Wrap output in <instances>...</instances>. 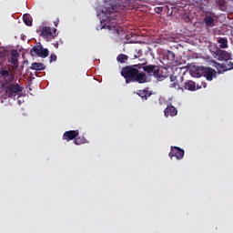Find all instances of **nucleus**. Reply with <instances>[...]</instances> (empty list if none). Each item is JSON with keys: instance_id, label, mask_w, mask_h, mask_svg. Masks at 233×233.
Returning <instances> with one entry per match:
<instances>
[{"instance_id": "18", "label": "nucleus", "mask_w": 233, "mask_h": 233, "mask_svg": "<svg viewBox=\"0 0 233 233\" xmlns=\"http://www.w3.org/2000/svg\"><path fill=\"white\" fill-rule=\"evenodd\" d=\"M184 88L185 90H190L191 92H194V90H196V82L192 80L185 82Z\"/></svg>"}, {"instance_id": "3", "label": "nucleus", "mask_w": 233, "mask_h": 233, "mask_svg": "<svg viewBox=\"0 0 233 233\" xmlns=\"http://www.w3.org/2000/svg\"><path fill=\"white\" fill-rule=\"evenodd\" d=\"M124 5H121L119 0H108L104 4V7L102 9L103 14H116V12H119V10H123Z\"/></svg>"}, {"instance_id": "4", "label": "nucleus", "mask_w": 233, "mask_h": 233, "mask_svg": "<svg viewBox=\"0 0 233 233\" xmlns=\"http://www.w3.org/2000/svg\"><path fill=\"white\" fill-rule=\"evenodd\" d=\"M144 72L148 74L149 76H153L158 81L163 80L165 76L163 75L159 74V66H154V65H147L144 66L143 67Z\"/></svg>"}, {"instance_id": "2", "label": "nucleus", "mask_w": 233, "mask_h": 233, "mask_svg": "<svg viewBox=\"0 0 233 233\" xmlns=\"http://www.w3.org/2000/svg\"><path fill=\"white\" fill-rule=\"evenodd\" d=\"M140 68H143L141 64L123 67L121 70V76L126 79V83H133L136 76H137V71Z\"/></svg>"}, {"instance_id": "14", "label": "nucleus", "mask_w": 233, "mask_h": 233, "mask_svg": "<svg viewBox=\"0 0 233 233\" xmlns=\"http://www.w3.org/2000/svg\"><path fill=\"white\" fill-rule=\"evenodd\" d=\"M165 59L167 61V65H173L174 60L176 59V54L172 51H167Z\"/></svg>"}, {"instance_id": "9", "label": "nucleus", "mask_w": 233, "mask_h": 233, "mask_svg": "<svg viewBox=\"0 0 233 233\" xmlns=\"http://www.w3.org/2000/svg\"><path fill=\"white\" fill-rule=\"evenodd\" d=\"M215 57L218 61H228L230 59V53L221 49H217L215 51Z\"/></svg>"}, {"instance_id": "29", "label": "nucleus", "mask_w": 233, "mask_h": 233, "mask_svg": "<svg viewBox=\"0 0 233 233\" xmlns=\"http://www.w3.org/2000/svg\"><path fill=\"white\" fill-rule=\"evenodd\" d=\"M55 48H59V42H56L55 45H54Z\"/></svg>"}, {"instance_id": "7", "label": "nucleus", "mask_w": 233, "mask_h": 233, "mask_svg": "<svg viewBox=\"0 0 233 233\" xmlns=\"http://www.w3.org/2000/svg\"><path fill=\"white\" fill-rule=\"evenodd\" d=\"M56 32H57V29H54V33H52V28L48 26H43L41 29V36L46 39V41H52V39L56 38Z\"/></svg>"}, {"instance_id": "10", "label": "nucleus", "mask_w": 233, "mask_h": 233, "mask_svg": "<svg viewBox=\"0 0 233 233\" xmlns=\"http://www.w3.org/2000/svg\"><path fill=\"white\" fill-rule=\"evenodd\" d=\"M164 116L165 117H175V116H177V108L172 106V104L167 105L164 109Z\"/></svg>"}, {"instance_id": "19", "label": "nucleus", "mask_w": 233, "mask_h": 233, "mask_svg": "<svg viewBox=\"0 0 233 233\" xmlns=\"http://www.w3.org/2000/svg\"><path fill=\"white\" fill-rule=\"evenodd\" d=\"M137 96L147 101V99L152 96V93H150L148 90H139Z\"/></svg>"}, {"instance_id": "8", "label": "nucleus", "mask_w": 233, "mask_h": 233, "mask_svg": "<svg viewBox=\"0 0 233 233\" xmlns=\"http://www.w3.org/2000/svg\"><path fill=\"white\" fill-rule=\"evenodd\" d=\"M168 156L171 159L172 157H176V159L179 160L185 157V150L178 147H171V151Z\"/></svg>"}, {"instance_id": "25", "label": "nucleus", "mask_w": 233, "mask_h": 233, "mask_svg": "<svg viewBox=\"0 0 233 233\" xmlns=\"http://www.w3.org/2000/svg\"><path fill=\"white\" fill-rule=\"evenodd\" d=\"M227 70H233V62L229 61L226 64Z\"/></svg>"}, {"instance_id": "6", "label": "nucleus", "mask_w": 233, "mask_h": 233, "mask_svg": "<svg viewBox=\"0 0 233 233\" xmlns=\"http://www.w3.org/2000/svg\"><path fill=\"white\" fill-rule=\"evenodd\" d=\"M34 53L35 54V56H37L38 57H48L50 51H48L47 48H44L43 46L41 44L35 46L34 47H32L31 49V56H34Z\"/></svg>"}, {"instance_id": "16", "label": "nucleus", "mask_w": 233, "mask_h": 233, "mask_svg": "<svg viewBox=\"0 0 233 233\" xmlns=\"http://www.w3.org/2000/svg\"><path fill=\"white\" fill-rule=\"evenodd\" d=\"M46 68V66H45V64L37 63V62L33 63L30 66L31 70H36V71L45 70Z\"/></svg>"}, {"instance_id": "20", "label": "nucleus", "mask_w": 233, "mask_h": 233, "mask_svg": "<svg viewBox=\"0 0 233 233\" xmlns=\"http://www.w3.org/2000/svg\"><path fill=\"white\" fill-rule=\"evenodd\" d=\"M218 43L220 48H228V40L226 37L218 38Z\"/></svg>"}, {"instance_id": "12", "label": "nucleus", "mask_w": 233, "mask_h": 233, "mask_svg": "<svg viewBox=\"0 0 233 233\" xmlns=\"http://www.w3.org/2000/svg\"><path fill=\"white\" fill-rule=\"evenodd\" d=\"M203 23H205L206 26L208 28H212V26H216V20L214 19V16L210 15H207L204 19Z\"/></svg>"}, {"instance_id": "23", "label": "nucleus", "mask_w": 233, "mask_h": 233, "mask_svg": "<svg viewBox=\"0 0 233 233\" xmlns=\"http://www.w3.org/2000/svg\"><path fill=\"white\" fill-rule=\"evenodd\" d=\"M116 60L118 61V63H127V61H128V56L125 54H120L117 56Z\"/></svg>"}, {"instance_id": "31", "label": "nucleus", "mask_w": 233, "mask_h": 233, "mask_svg": "<svg viewBox=\"0 0 233 233\" xmlns=\"http://www.w3.org/2000/svg\"><path fill=\"white\" fill-rule=\"evenodd\" d=\"M181 81H183V76H181Z\"/></svg>"}, {"instance_id": "15", "label": "nucleus", "mask_w": 233, "mask_h": 233, "mask_svg": "<svg viewBox=\"0 0 233 233\" xmlns=\"http://www.w3.org/2000/svg\"><path fill=\"white\" fill-rule=\"evenodd\" d=\"M18 56L19 54L17 53V50L13 51L11 54V63L15 68H17L19 63V60L17 59Z\"/></svg>"}, {"instance_id": "5", "label": "nucleus", "mask_w": 233, "mask_h": 233, "mask_svg": "<svg viewBox=\"0 0 233 233\" xmlns=\"http://www.w3.org/2000/svg\"><path fill=\"white\" fill-rule=\"evenodd\" d=\"M198 70L200 72L198 76L201 77V76H203V77H206L207 81H212L214 77H216V70L212 67L200 66Z\"/></svg>"}, {"instance_id": "27", "label": "nucleus", "mask_w": 233, "mask_h": 233, "mask_svg": "<svg viewBox=\"0 0 233 233\" xmlns=\"http://www.w3.org/2000/svg\"><path fill=\"white\" fill-rule=\"evenodd\" d=\"M137 54H138V56H137V55H135V56H134V58H135V59H137V57H141V56H143V51L140 49V50H138V53H137Z\"/></svg>"}, {"instance_id": "30", "label": "nucleus", "mask_w": 233, "mask_h": 233, "mask_svg": "<svg viewBox=\"0 0 233 233\" xmlns=\"http://www.w3.org/2000/svg\"><path fill=\"white\" fill-rule=\"evenodd\" d=\"M58 43H59V45H63V41L62 40L58 41Z\"/></svg>"}, {"instance_id": "1", "label": "nucleus", "mask_w": 233, "mask_h": 233, "mask_svg": "<svg viewBox=\"0 0 233 233\" xmlns=\"http://www.w3.org/2000/svg\"><path fill=\"white\" fill-rule=\"evenodd\" d=\"M0 76L3 77L2 86L6 97H15L19 92H23V86L15 81V75L10 69H1Z\"/></svg>"}, {"instance_id": "11", "label": "nucleus", "mask_w": 233, "mask_h": 233, "mask_svg": "<svg viewBox=\"0 0 233 233\" xmlns=\"http://www.w3.org/2000/svg\"><path fill=\"white\" fill-rule=\"evenodd\" d=\"M77 136H79V130L66 131L63 135V139L66 141H72V139H74L75 141Z\"/></svg>"}, {"instance_id": "21", "label": "nucleus", "mask_w": 233, "mask_h": 233, "mask_svg": "<svg viewBox=\"0 0 233 233\" xmlns=\"http://www.w3.org/2000/svg\"><path fill=\"white\" fill-rule=\"evenodd\" d=\"M23 21L26 26H32V16L28 14L23 15Z\"/></svg>"}, {"instance_id": "28", "label": "nucleus", "mask_w": 233, "mask_h": 233, "mask_svg": "<svg viewBox=\"0 0 233 233\" xmlns=\"http://www.w3.org/2000/svg\"><path fill=\"white\" fill-rule=\"evenodd\" d=\"M55 26H57L59 25V18H57L56 21H54Z\"/></svg>"}, {"instance_id": "17", "label": "nucleus", "mask_w": 233, "mask_h": 233, "mask_svg": "<svg viewBox=\"0 0 233 233\" xmlns=\"http://www.w3.org/2000/svg\"><path fill=\"white\" fill-rule=\"evenodd\" d=\"M170 82L169 88H179V83L177 82V76L176 75L170 76Z\"/></svg>"}, {"instance_id": "26", "label": "nucleus", "mask_w": 233, "mask_h": 233, "mask_svg": "<svg viewBox=\"0 0 233 233\" xmlns=\"http://www.w3.org/2000/svg\"><path fill=\"white\" fill-rule=\"evenodd\" d=\"M52 61H57V56L52 54L50 56V63H52Z\"/></svg>"}, {"instance_id": "22", "label": "nucleus", "mask_w": 233, "mask_h": 233, "mask_svg": "<svg viewBox=\"0 0 233 233\" xmlns=\"http://www.w3.org/2000/svg\"><path fill=\"white\" fill-rule=\"evenodd\" d=\"M74 143L76 145H85V143H86V138L83 136H77L75 137Z\"/></svg>"}, {"instance_id": "13", "label": "nucleus", "mask_w": 233, "mask_h": 233, "mask_svg": "<svg viewBox=\"0 0 233 233\" xmlns=\"http://www.w3.org/2000/svg\"><path fill=\"white\" fill-rule=\"evenodd\" d=\"M136 82L140 84L147 83V74L140 73L138 70L133 80V83H136Z\"/></svg>"}, {"instance_id": "24", "label": "nucleus", "mask_w": 233, "mask_h": 233, "mask_svg": "<svg viewBox=\"0 0 233 233\" xmlns=\"http://www.w3.org/2000/svg\"><path fill=\"white\" fill-rule=\"evenodd\" d=\"M218 68L219 72H228L227 69V64H218Z\"/></svg>"}]
</instances>
